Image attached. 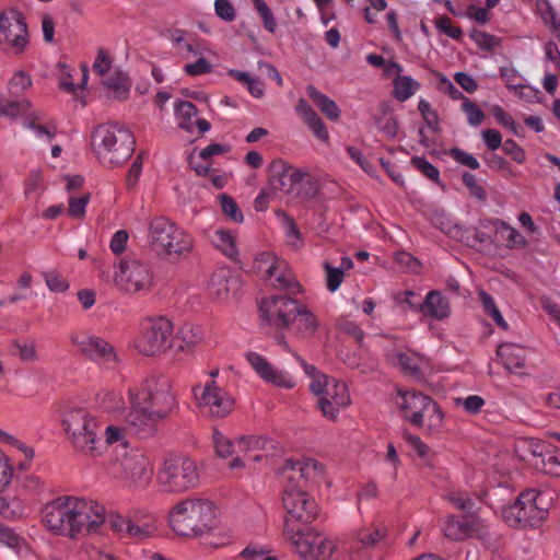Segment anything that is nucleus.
I'll list each match as a JSON object with an SVG mask.
<instances>
[{"label":"nucleus","instance_id":"nucleus-1","mask_svg":"<svg viewBox=\"0 0 560 560\" xmlns=\"http://www.w3.org/2000/svg\"><path fill=\"white\" fill-rule=\"evenodd\" d=\"M295 294H273L259 302L260 316L278 329H288L296 339L307 340L318 330L319 322Z\"/></svg>","mask_w":560,"mask_h":560},{"label":"nucleus","instance_id":"nucleus-2","mask_svg":"<svg viewBox=\"0 0 560 560\" xmlns=\"http://www.w3.org/2000/svg\"><path fill=\"white\" fill-rule=\"evenodd\" d=\"M136 139L122 125L102 124L92 133V148L101 164L108 167L122 165L135 151Z\"/></svg>","mask_w":560,"mask_h":560},{"label":"nucleus","instance_id":"nucleus-3","mask_svg":"<svg viewBox=\"0 0 560 560\" xmlns=\"http://www.w3.org/2000/svg\"><path fill=\"white\" fill-rule=\"evenodd\" d=\"M214 513L215 508L212 502L189 498L177 502L172 508L168 524L176 535L196 538L213 527Z\"/></svg>","mask_w":560,"mask_h":560},{"label":"nucleus","instance_id":"nucleus-4","mask_svg":"<svg viewBox=\"0 0 560 560\" xmlns=\"http://www.w3.org/2000/svg\"><path fill=\"white\" fill-rule=\"evenodd\" d=\"M295 358L304 373L311 378L310 390L318 397L317 409L327 420L336 421L340 410L350 404V395L346 383L328 377L299 355H295Z\"/></svg>","mask_w":560,"mask_h":560},{"label":"nucleus","instance_id":"nucleus-5","mask_svg":"<svg viewBox=\"0 0 560 560\" xmlns=\"http://www.w3.org/2000/svg\"><path fill=\"white\" fill-rule=\"evenodd\" d=\"M63 430L73 447L88 456L101 455L104 444L98 421L82 408H72L62 418Z\"/></svg>","mask_w":560,"mask_h":560},{"label":"nucleus","instance_id":"nucleus-6","mask_svg":"<svg viewBox=\"0 0 560 560\" xmlns=\"http://www.w3.org/2000/svg\"><path fill=\"white\" fill-rule=\"evenodd\" d=\"M213 444L218 456L225 458L235 454L231 460V468H240L250 463L261 462L267 457V452L275 448L273 441L266 436H242L235 443L226 439L218 430L213 431Z\"/></svg>","mask_w":560,"mask_h":560},{"label":"nucleus","instance_id":"nucleus-7","mask_svg":"<svg viewBox=\"0 0 560 560\" xmlns=\"http://www.w3.org/2000/svg\"><path fill=\"white\" fill-rule=\"evenodd\" d=\"M148 237L152 249L161 257H186L194 248L191 235L165 217H156L150 222Z\"/></svg>","mask_w":560,"mask_h":560},{"label":"nucleus","instance_id":"nucleus-8","mask_svg":"<svg viewBox=\"0 0 560 560\" xmlns=\"http://www.w3.org/2000/svg\"><path fill=\"white\" fill-rule=\"evenodd\" d=\"M445 499L455 509L468 513L463 516H447L443 526L445 537L454 541H462L470 537L480 536L483 530L482 521L471 514L475 511L476 501L467 492L460 490L447 492Z\"/></svg>","mask_w":560,"mask_h":560},{"label":"nucleus","instance_id":"nucleus-9","mask_svg":"<svg viewBox=\"0 0 560 560\" xmlns=\"http://www.w3.org/2000/svg\"><path fill=\"white\" fill-rule=\"evenodd\" d=\"M269 173V186L276 194L278 191L287 195L293 194L301 200H308L317 194L316 182L283 160L272 161Z\"/></svg>","mask_w":560,"mask_h":560},{"label":"nucleus","instance_id":"nucleus-10","mask_svg":"<svg viewBox=\"0 0 560 560\" xmlns=\"http://www.w3.org/2000/svg\"><path fill=\"white\" fill-rule=\"evenodd\" d=\"M396 404L412 425L436 429L442 424L443 412L439 405L420 392L399 389Z\"/></svg>","mask_w":560,"mask_h":560},{"label":"nucleus","instance_id":"nucleus-11","mask_svg":"<svg viewBox=\"0 0 560 560\" xmlns=\"http://www.w3.org/2000/svg\"><path fill=\"white\" fill-rule=\"evenodd\" d=\"M173 325L165 317H149L140 323L135 347L144 355H156L172 347Z\"/></svg>","mask_w":560,"mask_h":560},{"label":"nucleus","instance_id":"nucleus-12","mask_svg":"<svg viewBox=\"0 0 560 560\" xmlns=\"http://www.w3.org/2000/svg\"><path fill=\"white\" fill-rule=\"evenodd\" d=\"M114 283L127 294H147L154 284V273L147 262L132 259L121 260L115 266Z\"/></svg>","mask_w":560,"mask_h":560},{"label":"nucleus","instance_id":"nucleus-13","mask_svg":"<svg viewBox=\"0 0 560 560\" xmlns=\"http://www.w3.org/2000/svg\"><path fill=\"white\" fill-rule=\"evenodd\" d=\"M158 480L165 491H186L196 487L199 481L197 465L188 457L168 458L160 469Z\"/></svg>","mask_w":560,"mask_h":560},{"label":"nucleus","instance_id":"nucleus-14","mask_svg":"<svg viewBox=\"0 0 560 560\" xmlns=\"http://www.w3.org/2000/svg\"><path fill=\"white\" fill-rule=\"evenodd\" d=\"M547 510L540 506V493L528 489L518 495L514 504L503 510V517L511 526H537L546 517Z\"/></svg>","mask_w":560,"mask_h":560},{"label":"nucleus","instance_id":"nucleus-15","mask_svg":"<svg viewBox=\"0 0 560 560\" xmlns=\"http://www.w3.org/2000/svg\"><path fill=\"white\" fill-rule=\"evenodd\" d=\"M255 269L262 273L276 289L284 290L289 294L301 292V285L287 261L269 252L258 254L255 259Z\"/></svg>","mask_w":560,"mask_h":560},{"label":"nucleus","instance_id":"nucleus-16","mask_svg":"<svg viewBox=\"0 0 560 560\" xmlns=\"http://www.w3.org/2000/svg\"><path fill=\"white\" fill-rule=\"evenodd\" d=\"M73 497L62 495L45 504L42 520L51 533L74 538Z\"/></svg>","mask_w":560,"mask_h":560},{"label":"nucleus","instance_id":"nucleus-17","mask_svg":"<svg viewBox=\"0 0 560 560\" xmlns=\"http://www.w3.org/2000/svg\"><path fill=\"white\" fill-rule=\"evenodd\" d=\"M28 42L27 24L22 12L9 10L0 13V46L14 55H22Z\"/></svg>","mask_w":560,"mask_h":560},{"label":"nucleus","instance_id":"nucleus-18","mask_svg":"<svg viewBox=\"0 0 560 560\" xmlns=\"http://www.w3.org/2000/svg\"><path fill=\"white\" fill-rule=\"evenodd\" d=\"M109 472L121 480L137 487L147 486L152 476L153 467L149 457L142 453L132 452L114 463Z\"/></svg>","mask_w":560,"mask_h":560},{"label":"nucleus","instance_id":"nucleus-19","mask_svg":"<svg viewBox=\"0 0 560 560\" xmlns=\"http://www.w3.org/2000/svg\"><path fill=\"white\" fill-rule=\"evenodd\" d=\"M128 400L129 410L124 416L126 430L140 438L152 435L160 422L159 413L152 412L131 387L128 389Z\"/></svg>","mask_w":560,"mask_h":560},{"label":"nucleus","instance_id":"nucleus-20","mask_svg":"<svg viewBox=\"0 0 560 560\" xmlns=\"http://www.w3.org/2000/svg\"><path fill=\"white\" fill-rule=\"evenodd\" d=\"M194 395L201 411L214 418H224L234 408L233 398L214 380L194 387Z\"/></svg>","mask_w":560,"mask_h":560},{"label":"nucleus","instance_id":"nucleus-21","mask_svg":"<svg viewBox=\"0 0 560 560\" xmlns=\"http://www.w3.org/2000/svg\"><path fill=\"white\" fill-rule=\"evenodd\" d=\"M283 506L287 511L284 522L295 524L300 522L307 524L317 516V504L310 498L300 485H290L284 489L282 497Z\"/></svg>","mask_w":560,"mask_h":560},{"label":"nucleus","instance_id":"nucleus-22","mask_svg":"<svg viewBox=\"0 0 560 560\" xmlns=\"http://www.w3.org/2000/svg\"><path fill=\"white\" fill-rule=\"evenodd\" d=\"M71 342L81 354L100 365L106 369L117 366V353L106 340L86 332H77L71 336Z\"/></svg>","mask_w":560,"mask_h":560},{"label":"nucleus","instance_id":"nucleus-23","mask_svg":"<svg viewBox=\"0 0 560 560\" xmlns=\"http://www.w3.org/2000/svg\"><path fill=\"white\" fill-rule=\"evenodd\" d=\"M475 238L479 243H495L509 248L526 245V240L516 229L500 220L481 221L475 231Z\"/></svg>","mask_w":560,"mask_h":560},{"label":"nucleus","instance_id":"nucleus-24","mask_svg":"<svg viewBox=\"0 0 560 560\" xmlns=\"http://www.w3.org/2000/svg\"><path fill=\"white\" fill-rule=\"evenodd\" d=\"M74 538L96 533L105 523V510L93 500L73 497Z\"/></svg>","mask_w":560,"mask_h":560},{"label":"nucleus","instance_id":"nucleus-25","mask_svg":"<svg viewBox=\"0 0 560 560\" xmlns=\"http://www.w3.org/2000/svg\"><path fill=\"white\" fill-rule=\"evenodd\" d=\"M152 412H158V419L163 420L175 407L176 401L167 382L154 383L148 381L142 386L131 387Z\"/></svg>","mask_w":560,"mask_h":560},{"label":"nucleus","instance_id":"nucleus-26","mask_svg":"<svg viewBox=\"0 0 560 560\" xmlns=\"http://www.w3.org/2000/svg\"><path fill=\"white\" fill-rule=\"evenodd\" d=\"M245 359L264 382L287 389H291L295 386L293 377L288 372L273 366L261 354L248 351L245 353Z\"/></svg>","mask_w":560,"mask_h":560},{"label":"nucleus","instance_id":"nucleus-27","mask_svg":"<svg viewBox=\"0 0 560 560\" xmlns=\"http://www.w3.org/2000/svg\"><path fill=\"white\" fill-rule=\"evenodd\" d=\"M108 522L110 528L121 537L137 540L151 536L156 529L155 521L151 516L144 520H130L121 515H110Z\"/></svg>","mask_w":560,"mask_h":560},{"label":"nucleus","instance_id":"nucleus-28","mask_svg":"<svg viewBox=\"0 0 560 560\" xmlns=\"http://www.w3.org/2000/svg\"><path fill=\"white\" fill-rule=\"evenodd\" d=\"M282 472L292 481L313 480L324 474L320 463L312 458H288L282 467Z\"/></svg>","mask_w":560,"mask_h":560},{"label":"nucleus","instance_id":"nucleus-29","mask_svg":"<svg viewBox=\"0 0 560 560\" xmlns=\"http://www.w3.org/2000/svg\"><path fill=\"white\" fill-rule=\"evenodd\" d=\"M283 535L294 546L295 551L306 558L312 556L319 534L304 532L301 525L284 522Z\"/></svg>","mask_w":560,"mask_h":560},{"label":"nucleus","instance_id":"nucleus-30","mask_svg":"<svg viewBox=\"0 0 560 560\" xmlns=\"http://www.w3.org/2000/svg\"><path fill=\"white\" fill-rule=\"evenodd\" d=\"M383 537L384 533L380 527L370 526L360 529L355 545L349 550V560H369L368 549L375 546Z\"/></svg>","mask_w":560,"mask_h":560},{"label":"nucleus","instance_id":"nucleus-31","mask_svg":"<svg viewBox=\"0 0 560 560\" xmlns=\"http://www.w3.org/2000/svg\"><path fill=\"white\" fill-rule=\"evenodd\" d=\"M229 152H231V147L229 144L211 143L199 152V159L202 160V162L196 161L194 154L189 155L188 162L197 175L208 176L211 172V158L214 155L226 154Z\"/></svg>","mask_w":560,"mask_h":560},{"label":"nucleus","instance_id":"nucleus-32","mask_svg":"<svg viewBox=\"0 0 560 560\" xmlns=\"http://www.w3.org/2000/svg\"><path fill=\"white\" fill-rule=\"evenodd\" d=\"M498 357L509 371L521 370L525 365L526 350L515 343H503L499 347Z\"/></svg>","mask_w":560,"mask_h":560},{"label":"nucleus","instance_id":"nucleus-33","mask_svg":"<svg viewBox=\"0 0 560 560\" xmlns=\"http://www.w3.org/2000/svg\"><path fill=\"white\" fill-rule=\"evenodd\" d=\"M420 311L425 316L435 319H443L450 315L448 301L438 291H431L427 294L424 301L420 305Z\"/></svg>","mask_w":560,"mask_h":560},{"label":"nucleus","instance_id":"nucleus-34","mask_svg":"<svg viewBox=\"0 0 560 560\" xmlns=\"http://www.w3.org/2000/svg\"><path fill=\"white\" fill-rule=\"evenodd\" d=\"M306 91L310 98L329 120L339 119L341 112L335 101L319 92L314 85H308Z\"/></svg>","mask_w":560,"mask_h":560},{"label":"nucleus","instance_id":"nucleus-35","mask_svg":"<svg viewBox=\"0 0 560 560\" xmlns=\"http://www.w3.org/2000/svg\"><path fill=\"white\" fill-rule=\"evenodd\" d=\"M31 107V102L24 96H0V116L18 117L25 114Z\"/></svg>","mask_w":560,"mask_h":560},{"label":"nucleus","instance_id":"nucleus-36","mask_svg":"<svg viewBox=\"0 0 560 560\" xmlns=\"http://www.w3.org/2000/svg\"><path fill=\"white\" fill-rule=\"evenodd\" d=\"M276 213L283 230L287 244L294 249L302 247L303 236L295 221L290 215H288V212Z\"/></svg>","mask_w":560,"mask_h":560},{"label":"nucleus","instance_id":"nucleus-37","mask_svg":"<svg viewBox=\"0 0 560 560\" xmlns=\"http://www.w3.org/2000/svg\"><path fill=\"white\" fill-rule=\"evenodd\" d=\"M212 244L229 258H235L238 254L235 236L224 229H217L210 236Z\"/></svg>","mask_w":560,"mask_h":560},{"label":"nucleus","instance_id":"nucleus-38","mask_svg":"<svg viewBox=\"0 0 560 560\" xmlns=\"http://www.w3.org/2000/svg\"><path fill=\"white\" fill-rule=\"evenodd\" d=\"M198 538L202 539V544L211 548H220L231 542V533L219 525L217 515L214 514L213 527L207 530L203 535H198Z\"/></svg>","mask_w":560,"mask_h":560},{"label":"nucleus","instance_id":"nucleus-39","mask_svg":"<svg viewBox=\"0 0 560 560\" xmlns=\"http://www.w3.org/2000/svg\"><path fill=\"white\" fill-rule=\"evenodd\" d=\"M198 109L195 104L188 101H179L175 105V115L178 119V126L190 132L194 129L195 121L192 118L197 116Z\"/></svg>","mask_w":560,"mask_h":560},{"label":"nucleus","instance_id":"nucleus-40","mask_svg":"<svg viewBox=\"0 0 560 560\" xmlns=\"http://www.w3.org/2000/svg\"><path fill=\"white\" fill-rule=\"evenodd\" d=\"M43 116L38 113H32L24 119V126L35 132L38 138H45L46 141H51L55 137L57 129L55 126L44 125L40 121Z\"/></svg>","mask_w":560,"mask_h":560},{"label":"nucleus","instance_id":"nucleus-41","mask_svg":"<svg viewBox=\"0 0 560 560\" xmlns=\"http://www.w3.org/2000/svg\"><path fill=\"white\" fill-rule=\"evenodd\" d=\"M394 97L399 102H405L413 95L419 83L407 75H397L394 79Z\"/></svg>","mask_w":560,"mask_h":560},{"label":"nucleus","instance_id":"nucleus-42","mask_svg":"<svg viewBox=\"0 0 560 560\" xmlns=\"http://www.w3.org/2000/svg\"><path fill=\"white\" fill-rule=\"evenodd\" d=\"M478 296L481 302L483 312L490 316L500 328L508 329V323L497 307L493 298L483 290L478 292Z\"/></svg>","mask_w":560,"mask_h":560},{"label":"nucleus","instance_id":"nucleus-43","mask_svg":"<svg viewBox=\"0 0 560 560\" xmlns=\"http://www.w3.org/2000/svg\"><path fill=\"white\" fill-rule=\"evenodd\" d=\"M233 280L228 277V272L221 270L212 275L209 282V291L218 299L222 300L228 296L230 291V283Z\"/></svg>","mask_w":560,"mask_h":560},{"label":"nucleus","instance_id":"nucleus-44","mask_svg":"<svg viewBox=\"0 0 560 560\" xmlns=\"http://www.w3.org/2000/svg\"><path fill=\"white\" fill-rule=\"evenodd\" d=\"M31 86V75L24 70H18L8 83V91L11 96H23L24 92Z\"/></svg>","mask_w":560,"mask_h":560},{"label":"nucleus","instance_id":"nucleus-45","mask_svg":"<svg viewBox=\"0 0 560 560\" xmlns=\"http://www.w3.org/2000/svg\"><path fill=\"white\" fill-rule=\"evenodd\" d=\"M420 362L421 358L413 352H400L397 354L396 363L405 374L419 376L421 373Z\"/></svg>","mask_w":560,"mask_h":560},{"label":"nucleus","instance_id":"nucleus-46","mask_svg":"<svg viewBox=\"0 0 560 560\" xmlns=\"http://www.w3.org/2000/svg\"><path fill=\"white\" fill-rule=\"evenodd\" d=\"M336 548L332 539L319 534L311 557L314 560H334Z\"/></svg>","mask_w":560,"mask_h":560},{"label":"nucleus","instance_id":"nucleus-47","mask_svg":"<svg viewBox=\"0 0 560 560\" xmlns=\"http://www.w3.org/2000/svg\"><path fill=\"white\" fill-rule=\"evenodd\" d=\"M12 353L18 355L23 362H34L37 360L35 342L32 340L12 342Z\"/></svg>","mask_w":560,"mask_h":560},{"label":"nucleus","instance_id":"nucleus-48","mask_svg":"<svg viewBox=\"0 0 560 560\" xmlns=\"http://www.w3.org/2000/svg\"><path fill=\"white\" fill-rule=\"evenodd\" d=\"M105 85L116 93L117 98H127L130 89V82L128 77L124 73L119 72L115 77L107 79L105 81Z\"/></svg>","mask_w":560,"mask_h":560},{"label":"nucleus","instance_id":"nucleus-49","mask_svg":"<svg viewBox=\"0 0 560 560\" xmlns=\"http://www.w3.org/2000/svg\"><path fill=\"white\" fill-rule=\"evenodd\" d=\"M24 539L9 526L0 524V545L19 550L22 548Z\"/></svg>","mask_w":560,"mask_h":560},{"label":"nucleus","instance_id":"nucleus-50","mask_svg":"<svg viewBox=\"0 0 560 560\" xmlns=\"http://www.w3.org/2000/svg\"><path fill=\"white\" fill-rule=\"evenodd\" d=\"M252 2L262 20L264 27L268 32L275 33L277 30V22H276V19L273 16L270 8L266 3V1L265 0H252Z\"/></svg>","mask_w":560,"mask_h":560},{"label":"nucleus","instance_id":"nucleus-51","mask_svg":"<svg viewBox=\"0 0 560 560\" xmlns=\"http://www.w3.org/2000/svg\"><path fill=\"white\" fill-rule=\"evenodd\" d=\"M526 445L528 452L536 458L534 465L539 468L542 464V458H546L547 454H549L551 446L548 443L537 439L528 440Z\"/></svg>","mask_w":560,"mask_h":560},{"label":"nucleus","instance_id":"nucleus-52","mask_svg":"<svg viewBox=\"0 0 560 560\" xmlns=\"http://www.w3.org/2000/svg\"><path fill=\"white\" fill-rule=\"evenodd\" d=\"M326 272V287L330 292H335L341 285L345 273L341 268L332 267L328 262L324 265Z\"/></svg>","mask_w":560,"mask_h":560},{"label":"nucleus","instance_id":"nucleus-53","mask_svg":"<svg viewBox=\"0 0 560 560\" xmlns=\"http://www.w3.org/2000/svg\"><path fill=\"white\" fill-rule=\"evenodd\" d=\"M411 164L421 172L425 177L431 179L432 182L438 183L440 178L439 170L431 164L427 159L420 156H413L411 159Z\"/></svg>","mask_w":560,"mask_h":560},{"label":"nucleus","instance_id":"nucleus-54","mask_svg":"<svg viewBox=\"0 0 560 560\" xmlns=\"http://www.w3.org/2000/svg\"><path fill=\"white\" fill-rule=\"evenodd\" d=\"M395 261L406 272H411V273L420 272V269H421L420 261L416 257H413L410 253H407V252L396 253Z\"/></svg>","mask_w":560,"mask_h":560},{"label":"nucleus","instance_id":"nucleus-55","mask_svg":"<svg viewBox=\"0 0 560 560\" xmlns=\"http://www.w3.org/2000/svg\"><path fill=\"white\" fill-rule=\"evenodd\" d=\"M462 108L466 113L468 122L471 126H479L485 119V113L476 103L469 101L468 98H465L464 103L462 104Z\"/></svg>","mask_w":560,"mask_h":560},{"label":"nucleus","instance_id":"nucleus-56","mask_svg":"<svg viewBox=\"0 0 560 560\" xmlns=\"http://www.w3.org/2000/svg\"><path fill=\"white\" fill-rule=\"evenodd\" d=\"M418 109L423 116L427 126L432 131H439V116L438 113L431 108L430 103L424 100H421L418 104Z\"/></svg>","mask_w":560,"mask_h":560},{"label":"nucleus","instance_id":"nucleus-57","mask_svg":"<svg viewBox=\"0 0 560 560\" xmlns=\"http://www.w3.org/2000/svg\"><path fill=\"white\" fill-rule=\"evenodd\" d=\"M13 477V466L8 456L0 450V492L10 485Z\"/></svg>","mask_w":560,"mask_h":560},{"label":"nucleus","instance_id":"nucleus-58","mask_svg":"<svg viewBox=\"0 0 560 560\" xmlns=\"http://www.w3.org/2000/svg\"><path fill=\"white\" fill-rule=\"evenodd\" d=\"M279 198L278 194L268 185V187L261 189L259 195L255 198L254 205L256 210H265L268 207L276 206V201Z\"/></svg>","mask_w":560,"mask_h":560},{"label":"nucleus","instance_id":"nucleus-59","mask_svg":"<svg viewBox=\"0 0 560 560\" xmlns=\"http://www.w3.org/2000/svg\"><path fill=\"white\" fill-rule=\"evenodd\" d=\"M471 39L483 50H491L494 46L499 45V39L491 34L482 31L474 30L470 33Z\"/></svg>","mask_w":560,"mask_h":560},{"label":"nucleus","instance_id":"nucleus-60","mask_svg":"<svg viewBox=\"0 0 560 560\" xmlns=\"http://www.w3.org/2000/svg\"><path fill=\"white\" fill-rule=\"evenodd\" d=\"M435 26L439 31L443 32L453 39H460L463 32L458 26H453L452 21L448 16L443 15L435 20Z\"/></svg>","mask_w":560,"mask_h":560},{"label":"nucleus","instance_id":"nucleus-61","mask_svg":"<svg viewBox=\"0 0 560 560\" xmlns=\"http://www.w3.org/2000/svg\"><path fill=\"white\" fill-rule=\"evenodd\" d=\"M307 127L313 131L314 136L322 141H327L329 139L328 130L322 120V118L315 114L310 119L304 121Z\"/></svg>","mask_w":560,"mask_h":560},{"label":"nucleus","instance_id":"nucleus-62","mask_svg":"<svg viewBox=\"0 0 560 560\" xmlns=\"http://www.w3.org/2000/svg\"><path fill=\"white\" fill-rule=\"evenodd\" d=\"M211 69L212 65L205 57H200L197 61L184 66V71L190 77L209 73Z\"/></svg>","mask_w":560,"mask_h":560},{"label":"nucleus","instance_id":"nucleus-63","mask_svg":"<svg viewBox=\"0 0 560 560\" xmlns=\"http://www.w3.org/2000/svg\"><path fill=\"white\" fill-rule=\"evenodd\" d=\"M502 150L505 154L510 155L512 160L522 164L525 162L526 154L522 147H520L513 139H508L502 144Z\"/></svg>","mask_w":560,"mask_h":560},{"label":"nucleus","instance_id":"nucleus-64","mask_svg":"<svg viewBox=\"0 0 560 560\" xmlns=\"http://www.w3.org/2000/svg\"><path fill=\"white\" fill-rule=\"evenodd\" d=\"M539 468H542L548 474L560 476V452L550 450L546 458H542V464Z\"/></svg>","mask_w":560,"mask_h":560}]
</instances>
